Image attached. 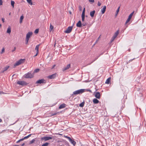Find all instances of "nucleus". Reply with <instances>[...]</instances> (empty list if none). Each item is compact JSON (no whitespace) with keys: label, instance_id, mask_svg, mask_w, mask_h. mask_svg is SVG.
Here are the masks:
<instances>
[{"label":"nucleus","instance_id":"4468645a","mask_svg":"<svg viewBox=\"0 0 146 146\" xmlns=\"http://www.w3.org/2000/svg\"><path fill=\"white\" fill-rule=\"evenodd\" d=\"M82 24L80 21H79L78 23L76 24V26L78 27H82Z\"/></svg>","mask_w":146,"mask_h":146},{"label":"nucleus","instance_id":"20e7f679","mask_svg":"<svg viewBox=\"0 0 146 146\" xmlns=\"http://www.w3.org/2000/svg\"><path fill=\"white\" fill-rule=\"evenodd\" d=\"M34 74L31 73H28L25 75V78H31L33 77Z\"/></svg>","mask_w":146,"mask_h":146},{"label":"nucleus","instance_id":"1a4fd4ad","mask_svg":"<svg viewBox=\"0 0 146 146\" xmlns=\"http://www.w3.org/2000/svg\"><path fill=\"white\" fill-rule=\"evenodd\" d=\"M33 33L32 32H29L26 35V39H27V40L29 39V38L31 37V36L32 35Z\"/></svg>","mask_w":146,"mask_h":146},{"label":"nucleus","instance_id":"423d86ee","mask_svg":"<svg viewBox=\"0 0 146 146\" xmlns=\"http://www.w3.org/2000/svg\"><path fill=\"white\" fill-rule=\"evenodd\" d=\"M52 137H49V136H45L44 137H42L41 138V140H44V141H46L48 140H49V139H52Z\"/></svg>","mask_w":146,"mask_h":146},{"label":"nucleus","instance_id":"c03bdc74","mask_svg":"<svg viewBox=\"0 0 146 146\" xmlns=\"http://www.w3.org/2000/svg\"><path fill=\"white\" fill-rule=\"evenodd\" d=\"M85 91H89L90 92H91V93H92L91 90H89V89H87V90H86L85 89Z\"/></svg>","mask_w":146,"mask_h":146},{"label":"nucleus","instance_id":"72a5a7b5","mask_svg":"<svg viewBox=\"0 0 146 146\" xmlns=\"http://www.w3.org/2000/svg\"><path fill=\"white\" fill-rule=\"evenodd\" d=\"M24 138H23L22 139H19V140H18V141H17V143H19L21 141H23V140H24Z\"/></svg>","mask_w":146,"mask_h":146},{"label":"nucleus","instance_id":"58836bf2","mask_svg":"<svg viewBox=\"0 0 146 146\" xmlns=\"http://www.w3.org/2000/svg\"><path fill=\"white\" fill-rule=\"evenodd\" d=\"M39 70H40L38 68L36 69H35V70L34 72H38L39 71Z\"/></svg>","mask_w":146,"mask_h":146},{"label":"nucleus","instance_id":"e2e57ef3","mask_svg":"<svg viewBox=\"0 0 146 146\" xmlns=\"http://www.w3.org/2000/svg\"><path fill=\"white\" fill-rule=\"evenodd\" d=\"M1 24H0V27H1Z\"/></svg>","mask_w":146,"mask_h":146},{"label":"nucleus","instance_id":"6ab92c4d","mask_svg":"<svg viewBox=\"0 0 146 146\" xmlns=\"http://www.w3.org/2000/svg\"><path fill=\"white\" fill-rule=\"evenodd\" d=\"M9 66H7L6 67H5L3 69V71L2 72V73L4 72L5 71H6L9 68Z\"/></svg>","mask_w":146,"mask_h":146},{"label":"nucleus","instance_id":"b1692460","mask_svg":"<svg viewBox=\"0 0 146 146\" xmlns=\"http://www.w3.org/2000/svg\"><path fill=\"white\" fill-rule=\"evenodd\" d=\"M40 45V44L37 45L36 46L35 48V50H36V52H38V48H39V47Z\"/></svg>","mask_w":146,"mask_h":146},{"label":"nucleus","instance_id":"4d7b16f0","mask_svg":"<svg viewBox=\"0 0 146 146\" xmlns=\"http://www.w3.org/2000/svg\"><path fill=\"white\" fill-rule=\"evenodd\" d=\"M97 42V40L96 42H95V43L94 44V45H95V44L96 43V42Z\"/></svg>","mask_w":146,"mask_h":146},{"label":"nucleus","instance_id":"e433bc0d","mask_svg":"<svg viewBox=\"0 0 146 146\" xmlns=\"http://www.w3.org/2000/svg\"><path fill=\"white\" fill-rule=\"evenodd\" d=\"M39 30L38 29H36L34 33L35 34H37Z\"/></svg>","mask_w":146,"mask_h":146},{"label":"nucleus","instance_id":"2f4dec72","mask_svg":"<svg viewBox=\"0 0 146 146\" xmlns=\"http://www.w3.org/2000/svg\"><path fill=\"white\" fill-rule=\"evenodd\" d=\"M49 144V143L46 142L43 144L41 146H48Z\"/></svg>","mask_w":146,"mask_h":146},{"label":"nucleus","instance_id":"a211bd4d","mask_svg":"<svg viewBox=\"0 0 146 146\" xmlns=\"http://www.w3.org/2000/svg\"><path fill=\"white\" fill-rule=\"evenodd\" d=\"M69 141L74 146L76 145V142L74 140L72 139H71Z\"/></svg>","mask_w":146,"mask_h":146},{"label":"nucleus","instance_id":"7ed1b4c3","mask_svg":"<svg viewBox=\"0 0 146 146\" xmlns=\"http://www.w3.org/2000/svg\"><path fill=\"white\" fill-rule=\"evenodd\" d=\"M17 84L22 86L26 85L28 84L26 82L24 81H19L17 82Z\"/></svg>","mask_w":146,"mask_h":146},{"label":"nucleus","instance_id":"bf43d9fd","mask_svg":"<svg viewBox=\"0 0 146 146\" xmlns=\"http://www.w3.org/2000/svg\"><path fill=\"white\" fill-rule=\"evenodd\" d=\"M2 121V120L0 118V123Z\"/></svg>","mask_w":146,"mask_h":146},{"label":"nucleus","instance_id":"3c124183","mask_svg":"<svg viewBox=\"0 0 146 146\" xmlns=\"http://www.w3.org/2000/svg\"><path fill=\"white\" fill-rule=\"evenodd\" d=\"M38 52H36V54L34 55V57H35V56H37L38 54Z\"/></svg>","mask_w":146,"mask_h":146},{"label":"nucleus","instance_id":"7c9ffc66","mask_svg":"<svg viewBox=\"0 0 146 146\" xmlns=\"http://www.w3.org/2000/svg\"><path fill=\"white\" fill-rule=\"evenodd\" d=\"M27 2L28 3H29L31 5H32V0H27Z\"/></svg>","mask_w":146,"mask_h":146},{"label":"nucleus","instance_id":"a878e982","mask_svg":"<svg viewBox=\"0 0 146 146\" xmlns=\"http://www.w3.org/2000/svg\"><path fill=\"white\" fill-rule=\"evenodd\" d=\"M36 141L35 139H33L29 142V144L30 145L32 143H33Z\"/></svg>","mask_w":146,"mask_h":146},{"label":"nucleus","instance_id":"8fccbe9b","mask_svg":"<svg viewBox=\"0 0 146 146\" xmlns=\"http://www.w3.org/2000/svg\"><path fill=\"white\" fill-rule=\"evenodd\" d=\"M16 47H15L12 50V52H13L14 51H15L16 50Z\"/></svg>","mask_w":146,"mask_h":146},{"label":"nucleus","instance_id":"473e14b6","mask_svg":"<svg viewBox=\"0 0 146 146\" xmlns=\"http://www.w3.org/2000/svg\"><path fill=\"white\" fill-rule=\"evenodd\" d=\"M131 19V18L128 17V18L127 19V20L125 22V24H126L127 23H128L130 20Z\"/></svg>","mask_w":146,"mask_h":146},{"label":"nucleus","instance_id":"de8ad7c7","mask_svg":"<svg viewBox=\"0 0 146 146\" xmlns=\"http://www.w3.org/2000/svg\"><path fill=\"white\" fill-rule=\"evenodd\" d=\"M3 1L2 0H0V5H1L3 4Z\"/></svg>","mask_w":146,"mask_h":146},{"label":"nucleus","instance_id":"5fc2aeb1","mask_svg":"<svg viewBox=\"0 0 146 146\" xmlns=\"http://www.w3.org/2000/svg\"><path fill=\"white\" fill-rule=\"evenodd\" d=\"M4 93L2 92H0V94H4Z\"/></svg>","mask_w":146,"mask_h":146},{"label":"nucleus","instance_id":"338daca9","mask_svg":"<svg viewBox=\"0 0 146 146\" xmlns=\"http://www.w3.org/2000/svg\"><path fill=\"white\" fill-rule=\"evenodd\" d=\"M10 14H11V13H9V14L10 15Z\"/></svg>","mask_w":146,"mask_h":146},{"label":"nucleus","instance_id":"49530a36","mask_svg":"<svg viewBox=\"0 0 146 146\" xmlns=\"http://www.w3.org/2000/svg\"><path fill=\"white\" fill-rule=\"evenodd\" d=\"M5 51V49L4 48H3L1 50V53H3V52H4Z\"/></svg>","mask_w":146,"mask_h":146},{"label":"nucleus","instance_id":"052dcab7","mask_svg":"<svg viewBox=\"0 0 146 146\" xmlns=\"http://www.w3.org/2000/svg\"><path fill=\"white\" fill-rule=\"evenodd\" d=\"M55 66V65H54L53 66V67H52V68H53Z\"/></svg>","mask_w":146,"mask_h":146},{"label":"nucleus","instance_id":"cd10ccee","mask_svg":"<svg viewBox=\"0 0 146 146\" xmlns=\"http://www.w3.org/2000/svg\"><path fill=\"white\" fill-rule=\"evenodd\" d=\"M85 103L84 102H83L79 104V106L81 107H82L84 106Z\"/></svg>","mask_w":146,"mask_h":146},{"label":"nucleus","instance_id":"bb28decb","mask_svg":"<svg viewBox=\"0 0 146 146\" xmlns=\"http://www.w3.org/2000/svg\"><path fill=\"white\" fill-rule=\"evenodd\" d=\"M134 13V11H133V12H132L130 14V15H129L128 17L129 18H131L132 17Z\"/></svg>","mask_w":146,"mask_h":146},{"label":"nucleus","instance_id":"6e6d98bb","mask_svg":"<svg viewBox=\"0 0 146 146\" xmlns=\"http://www.w3.org/2000/svg\"><path fill=\"white\" fill-rule=\"evenodd\" d=\"M79 7V8H80V10H81L82 9V7H80H80Z\"/></svg>","mask_w":146,"mask_h":146},{"label":"nucleus","instance_id":"f8f14e48","mask_svg":"<svg viewBox=\"0 0 146 146\" xmlns=\"http://www.w3.org/2000/svg\"><path fill=\"white\" fill-rule=\"evenodd\" d=\"M95 97L98 99H100V93L98 92H97L96 93L95 95Z\"/></svg>","mask_w":146,"mask_h":146},{"label":"nucleus","instance_id":"a19ab883","mask_svg":"<svg viewBox=\"0 0 146 146\" xmlns=\"http://www.w3.org/2000/svg\"><path fill=\"white\" fill-rule=\"evenodd\" d=\"M82 25L83 26H85L87 24V23H86L85 22H83V23H82Z\"/></svg>","mask_w":146,"mask_h":146},{"label":"nucleus","instance_id":"393cba45","mask_svg":"<svg viewBox=\"0 0 146 146\" xmlns=\"http://www.w3.org/2000/svg\"><path fill=\"white\" fill-rule=\"evenodd\" d=\"M24 16L23 15L21 16L20 19V23H22V21L23 19L24 18Z\"/></svg>","mask_w":146,"mask_h":146},{"label":"nucleus","instance_id":"f257e3e1","mask_svg":"<svg viewBox=\"0 0 146 146\" xmlns=\"http://www.w3.org/2000/svg\"><path fill=\"white\" fill-rule=\"evenodd\" d=\"M85 89H80L77 90H76L74 92L73 94L72 95L73 96L74 95H77V94H82L83 93L85 92Z\"/></svg>","mask_w":146,"mask_h":146},{"label":"nucleus","instance_id":"13d9d810","mask_svg":"<svg viewBox=\"0 0 146 146\" xmlns=\"http://www.w3.org/2000/svg\"><path fill=\"white\" fill-rule=\"evenodd\" d=\"M25 145V143H23L22 145H21V146H23V145Z\"/></svg>","mask_w":146,"mask_h":146},{"label":"nucleus","instance_id":"39448f33","mask_svg":"<svg viewBox=\"0 0 146 146\" xmlns=\"http://www.w3.org/2000/svg\"><path fill=\"white\" fill-rule=\"evenodd\" d=\"M73 26L69 27L64 32L66 33H70L72 31Z\"/></svg>","mask_w":146,"mask_h":146},{"label":"nucleus","instance_id":"2eb2a0df","mask_svg":"<svg viewBox=\"0 0 146 146\" xmlns=\"http://www.w3.org/2000/svg\"><path fill=\"white\" fill-rule=\"evenodd\" d=\"M66 105L65 104H63L60 105L59 107V109H61L65 107Z\"/></svg>","mask_w":146,"mask_h":146},{"label":"nucleus","instance_id":"c756f323","mask_svg":"<svg viewBox=\"0 0 146 146\" xmlns=\"http://www.w3.org/2000/svg\"><path fill=\"white\" fill-rule=\"evenodd\" d=\"M31 135H32V134H30L29 135H28V136L25 137H24V139H27L29 137H30L31 136Z\"/></svg>","mask_w":146,"mask_h":146},{"label":"nucleus","instance_id":"864d4df0","mask_svg":"<svg viewBox=\"0 0 146 146\" xmlns=\"http://www.w3.org/2000/svg\"><path fill=\"white\" fill-rule=\"evenodd\" d=\"M29 40H27V39H26V44H27L28 43Z\"/></svg>","mask_w":146,"mask_h":146},{"label":"nucleus","instance_id":"603ef678","mask_svg":"<svg viewBox=\"0 0 146 146\" xmlns=\"http://www.w3.org/2000/svg\"><path fill=\"white\" fill-rule=\"evenodd\" d=\"M116 146H119V144L118 143H116Z\"/></svg>","mask_w":146,"mask_h":146},{"label":"nucleus","instance_id":"ea45409f","mask_svg":"<svg viewBox=\"0 0 146 146\" xmlns=\"http://www.w3.org/2000/svg\"><path fill=\"white\" fill-rule=\"evenodd\" d=\"M57 113H59V112H56V113H52L51 114V116H54V115H56Z\"/></svg>","mask_w":146,"mask_h":146},{"label":"nucleus","instance_id":"6e6552de","mask_svg":"<svg viewBox=\"0 0 146 146\" xmlns=\"http://www.w3.org/2000/svg\"><path fill=\"white\" fill-rule=\"evenodd\" d=\"M46 82L45 80L44 79H42L37 80L36 82V84H41L45 83Z\"/></svg>","mask_w":146,"mask_h":146},{"label":"nucleus","instance_id":"680f3d73","mask_svg":"<svg viewBox=\"0 0 146 146\" xmlns=\"http://www.w3.org/2000/svg\"><path fill=\"white\" fill-rule=\"evenodd\" d=\"M134 59H135V58H133V59L131 60H129V61H132V60H133Z\"/></svg>","mask_w":146,"mask_h":146},{"label":"nucleus","instance_id":"37998d69","mask_svg":"<svg viewBox=\"0 0 146 146\" xmlns=\"http://www.w3.org/2000/svg\"><path fill=\"white\" fill-rule=\"evenodd\" d=\"M89 2L93 3L94 2V0H88Z\"/></svg>","mask_w":146,"mask_h":146},{"label":"nucleus","instance_id":"9d476101","mask_svg":"<svg viewBox=\"0 0 146 146\" xmlns=\"http://www.w3.org/2000/svg\"><path fill=\"white\" fill-rule=\"evenodd\" d=\"M85 8H84L82 15V22H83L84 21L85 19Z\"/></svg>","mask_w":146,"mask_h":146},{"label":"nucleus","instance_id":"ddd939ff","mask_svg":"<svg viewBox=\"0 0 146 146\" xmlns=\"http://www.w3.org/2000/svg\"><path fill=\"white\" fill-rule=\"evenodd\" d=\"M106 6H104L102 9H101V12L102 14H104L106 10Z\"/></svg>","mask_w":146,"mask_h":146},{"label":"nucleus","instance_id":"09e8293b","mask_svg":"<svg viewBox=\"0 0 146 146\" xmlns=\"http://www.w3.org/2000/svg\"><path fill=\"white\" fill-rule=\"evenodd\" d=\"M1 20H2V21H3V23H4V20H5V19H4V18H1Z\"/></svg>","mask_w":146,"mask_h":146},{"label":"nucleus","instance_id":"c9c22d12","mask_svg":"<svg viewBox=\"0 0 146 146\" xmlns=\"http://www.w3.org/2000/svg\"><path fill=\"white\" fill-rule=\"evenodd\" d=\"M53 28V27L51 25H50V31H51Z\"/></svg>","mask_w":146,"mask_h":146},{"label":"nucleus","instance_id":"f03ea898","mask_svg":"<svg viewBox=\"0 0 146 146\" xmlns=\"http://www.w3.org/2000/svg\"><path fill=\"white\" fill-rule=\"evenodd\" d=\"M25 61V59H21L19 60L18 61H17L14 64L13 66V67L15 68L17 66L21 64H23L24 63Z\"/></svg>","mask_w":146,"mask_h":146},{"label":"nucleus","instance_id":"a18cd8bd","mask_svg":"<svg viewBox=\"0 0 146 146\" xmlns=\"http://www.w3.org/2000/svg\"><path fill=\"white\" fill-rule=\"evenodd\" d=\"M65 137L68 139L69 141L71 139V138L70 137L67 136H66Z\"/></svg>","mask_w":146,"mask_h":146},{"label":"nucleus","instance_id":"f3484780","mask_svg":"<svg viewBox=\"0 0 146 146\" xmlns=\"http://www.w3.org/2000/svg\"><path fill=\"white\" fill-rule=\"evenodd\" d=\"M93 102L94 104H98L99 101L96 98H94L93 99Z\"/></svg>","mask_w":146,"mask_h":146},{"label":"nucleus","instance_id":"9b49d317","mask_svg":"<svg viewBox=\"0 0 146 146\" xmlns=\"http://www.w3.org/2000/svg\"><path fill=\"white\" fill-rule=\"evenodd\" d=\"M70 67V64H69L67 65V66L63 68L62 69L63 71H64L67 70Z\"/></svg>","mask_w":146,"mask_h":146},{"label":"nucleus","instance_id":"79ce46f5","mask_svg":"<svg viewBox=\"0 0 146 146\" xmlns=\"http://www.w3.org/2000/svg\"><path fill=\"white\" fill-rule=\"evenodd\" d=\"M101 5V3L100 1H98V6H100Z\"/></svg>","mask_w":146,"mask_h":146},{"label":"nucleus","instance_id":"c85d7f7f","mask_svg":"<svg viewBox=\"0 0 146 146\" xmlns=\"http://www.w3.org/2000/svg\"><path fill=\"white\" fill-rule=\"evenodd\" d=\"M15 4V2L14 1H11V5L12 7L13 8L14 7V5Z\"/></svg>","mask_w":146,"mask_h":146},{"label":"nucleus","instance_id":"4be33fe9","mask_svg":"<svg viewBox=\"0 0 146 146\" xmlns=\"http://www.w3.org/2000/svg\"><path fill=\"white\" fill-rule=\"evenodd\" d=\"M119 33V30H117L114 34L113 36H114V37H116L118 35Z\"/></svg>","mask_w":146,"mask_h":146},{"label":"nucleus","instance_id":"5701e85b","mask_svg":"<svg viewBox=\"0 0 146 146\" xmlns=\"http://www.w3.org/2000/svg\"><path fill=\"white\" fill-rule=\"evenodd\" d=\"M111 79V78L110 77V78H108L107 79V80H106L105 83L106 84H109L110 82Z\"/></svg>","mask_w":146,"mask_h":146},{"label":"nucleus","instance_id":"0e129e2a","mask_svg":"<svg viewBox=\"0 0 146 146\" xmlns=\"http://www.w3.org/2000/svg\"><path fill=\"white\" fill-rule=\"evenodd\" d=\"M70 14H71V12H70Z\"/></svg>","mask_w":146,"mask_h":146},{"label":"nucleus","instance_id":"69168bd1","mask_svg":"<svg viewBox=\"0 0 146 146\" xmlns=\"http://www.w3.org/2000/svg\"><path fill=\"white\" fill-rule=\"evenodd\" d=\"M55 44H56V43H55L54 44V46H55Z\"/></svg>","mask_w":146,"mask_h":146},{"label":"nucleus","instance_id":"4c0bfd02","mask_svg":"<svg viewBox=\"0 0 146 146\" xmlns=\"http://www.w3.org/2000/svg\"><path fill=\"white\" fill-rule=\"evenodd\" d=\"M115 38L116 37H114V36H113L111 40V42H112V41H113Z\"/></svg>","mask_w":146,"mask_h":146},{"label":"nucleus","instance_id":"0eeeda50","mask_svg":"<svg viewBox=\"0 0 146 146\" xmlns=\"http://www.w3.org/2000/svg\"><path fill=\"white\" fill-rule=\"evenodd\" d=\"M57 76L56 73L53 74L51 75H49L48 76V78L50 79H53L55 78Z\"/></svg>","mask_w":146,"mask_h":146},{"label":"nucleus","instance_id":"aec40b11","mask_svg":"<svg viewBox=\"0 0 146 146\" xmlns=\"http://www.w3.org/2000/svg\"><path fill=\"white\" fill-rule=\"evenodd\" d=\"M103 54V53H102V54H100L98 56H97L95 58V60H94L92 62H91L90 63H89L88 64V65H90V64L91 63H92L93 62H94L96 60H97L98 58L102 54Z\"/></svg>","mask_w":146,"mask_h":146},{"label":"nucleus","instance_id":"412c9836","mask_svg":"<svg viewBox=\"0 0 146 146\" xmlns=\"http://www.w3.org/2000/svg\"><path fill=\"white\" fill-rule=\"evenodd\" d=\"M11 30L10 27L9 26L7 29V33L9 34H10L11 32Z\"/></svg>","mask_w":146,"mask_h":146},{"label":"nucleus","instance_id":"f704fd0d","mask_svg":"<svg viewBox=\"0 0 146 146\" xmlns=\"http://www.w3.org/2000/svg\"><path fill=\"white\" fill-rule=\"evenodd\" d=\"M119 8H120V7H119L117 9V11H116V15H117L118 14V12L119 11Z\"/></svg>","mask_w":146,"mask_h":146},{"label":"nucleus","instance_id":"dca6fc26","mask_svg":"<svg viewBox=\"0 0 146 146\" xmlns=\"http://www.w3.org/2000/svg\"><path fill=\"white\" fill-rule=\"evenodd\" d=\"M95 12V10H94L90 12V15L91 17H94Z\"/></svg>","mask_w":146,"mask_h":146}]
</instances>
